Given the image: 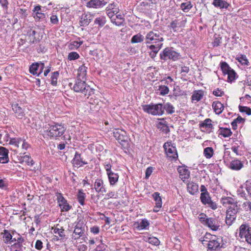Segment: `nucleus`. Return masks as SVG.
<instances>
[{"label":"nucleus","mask_w":251,"mask_h":251,"mask_svg":"<svg viewBox=\"0 0 251 251\" xmlns=\"http://www.w3.org/2000/svg\"><path fill=\"white\" fill-rule=\"evenodd\" d=\"M219 134L222 135L224 137H228L232 134V132L230 128L220 127L218 130Z\"/></svg>","instance_id":"c9c22d12"},{"label":"nucleus","mask_w":251,"mask_h":251,"mask_svg":"<svg viewBox=\"0 0 251 251\" xmlns=\"http://www.w3.org/2000/svg\"><path fill=\"white\" fill-rule=\"evenodd\" d=\"M212 106L215 113L218 115L222 113L224 108L223 104L219 101H213Z\"/></svg>","instance_id":"bb28decb"},{"label":"nucleus","mask_w":251,"mask_h":251,"mask_svg":"<svg viewBox=\"0 0 251 251\" xmlns=\"http://www.w3.org/2000/svg\"><path fill=\"white\" fill-rule=\"evenodd\" d=\"M113 133L115 139L123 147H128L129 138L126 131L119 128L114 129Z\"/></svg>","instance_id":"20e7f679"},{"label":"nucleus","mask_w":251,"mask_h":251,"mask_svg":"<svg viewBox=\"0 0 251 251\" xmlns=\"http://www.w3.org/2000/svg\"><path fill=\"white\" fill-rule=\"evenodd\" d=\"M221 202L223 205L225 206L227 204H230V205L237 204V203L234 202V200L232 198L228 197L222 198Z\"/></svg>","instance_id":"ea45409f"},{"label":"nucleus","mask_w":251,"mask_h":251,"mask_svg":"<svg viewBox=\"0 0 251 251\" xmlns=\"http://www.w3.org/2000/svg\"><path fill=\"white\" fill-rule=\"evenodd\" d=\"M8 151L3 147H0V163H6L9 161Z\"/></svg>","instance_id":"4be33fe9"},{"label":"nucleus","mask_w":251,"mask_h":251,"mask_svg":"<svg viewBox=\"0 0 251 251\" xmlns=\"http://www.w3.org/2000/svg\"><path fill=\"white\" fill-rule=\"evenodd\" d=\"M59 76L58 72H54L52 73V75L51 77V84L53 86H56L57 83V79Z\"/></svg>","instance_id":"49530a36"},{"label":"nucleus","mask_w":251,"mask_h":251,"mask_svg":"<svg viewBox=\"0 0 251 251\" xmlns=\"http://www.w3.org/2000/svg\"><path fill=\"white\" fill-rule=\"evenodd\" d=\"M160 95L164 96L169 93V88L165 85H160L159 87L158 90Z\"/></svg>","instance_id":"c03bdc74"},{"label":"nucleus","mask_w":251,"mask_h":251,"mask_svg":"<svg viewBox=\"0 0 251 251\" xmlns=\"http://www.w3.org/2000/svg\"><path fill=\"white\" fill-rule=\"evenodd\" d=\"M66 128L61 124H49L44 127V132L47 136L50 138H56L62 136Z\"/></svg>","instance_id":"f257e3e1"},{"label":"nucleus","mask_w":251,"mask_h":251,"mask_svg":"<svg viewBox=\"0 0 251 251\" xmlns=\"http://www.w3.org/2000/svg\"><path fill=\"white\" fill-rule=\"evenodd\" d=\"M226 74L228 75L227 78L228 82H232L235 79L236 74L233 69L229 70Z\"/></svg>","instance_id":"603ef678"},{"label":"nucleus","mask_w":251,"mask_h":251,"mask_svg":"<svg viewBox=\"0 0 251 251\" xmlns=\"http://www.w3.org/2000/svg\"><path fill=\"white\" fill-rule=\"evenodd\" d=\"M12 107L13 110L16 114V116L19 119H22L25 115L22 108L18 104H13Z\"/></svg>","instance_id":"c85d7f7f"},{"label":"nucleus","mask_w":251,"mask_h":251,"mask_svg":"<svg viewBox=\"0 0 251 251\" xmlns=\"http://www.w3.org/2000/svg\"><path fill=\"white\" fill-rule=\"evenodd\" d=\"M163 106V114L164 111H166L168 114H172L175 113V107L173 105L169 102L164 103L162 104Z\"/></svg>","instance_id":"7c9ffc66"},{"label":"nucleus","mask_w":251,"mask_h":251,"mask_svg":"<svg viewBox=\"0 0 251 251\" xmlns=\"http://www.w3.org/2000/svg\"><path fill=\"white\" fill-rule=\"evenodd\" d=\"M107 2V0H91L87 3L86 6L89 8H98L105 5Z\"/></svg>","instance_id":"4468645a"},{"label":"nucleus","mask_w":251,"mask_h":251,"mask_svg":"<svg viewBox=\"0 0 251 251\" xmlns=\"http://www.w3.org/2000/svg\"><path fill=\"white\" fill-rule=\"evenodd\" d=\"M154 168L152 167H148L145 172V178L148 179L152 174Z\"/></svg>","instance_id":"e2e57ef3"},{"label":"nucleus","mask_w":251,"mask_h":251,"mask_svg":"<svg viewBox=\"0 0 251 251\" xmlns=\"http://www.w3.org/2000/svg\"><path fill=\"white\" fill-rule=\"evenodd\" d=\"M141 41V34H138L134 35L131 39V43H136Z\"/></svg>","instance_id":"052dcab7"},{"label":"nucleus","mask_w":251,"mask_h":251,"mask_svg":"<svg viewBox=\"0 0 251 251\" xmlns=\"http://www.w3.org/2000/svg\"><path fill=\"white\" fill-rule=\"evenodd\" d=\"M142 239L153 245L157 246L159 244V240L156 237L151 236L147 233L142 232Z\"/></svg>","instance_id":"f3484780"},{"label":"nucleus","mask_w":251,"mask_h":251,"mask_svg":"<svg viewBox=\"0 0 251 251\" xmlns=\"http://www.w3.org/2000/svg\"><path fill=\"white\" fill-rule=\"evenodd\" d=\"M85 225L83 221L79 220L75 226V229L72 234V239L75 240L84 235Z\"/></svg>","instance_id":"6e6552de"},{"label":"nucleus","mask_w":251,"mask_h":251,"mask_svg":"<svg viewBox=\"0 0 251 251\" xmlns=\"http://www.w3.org/2000/svg\"><path fill=\"white\" fill-rule=\"evenodd\" d=\"M214 154V150L212 147H206L204 149L203 154L207 159L211 158Z\"/></svg>","instance_id":"4c0bfd02"},{"label":"nucleus","mask_w":251,"mask_h":251,"mask_svg":"<svg viewBox=\"0 0 251 251\" xmlns=\"http://www.w3.org/2000/svg\"><path fill=\"white\" fill-rule=\"evenodd\" d=\"M179 23L177 20H175L172 21L170 24L168 25V27L170 29L173 30L175 32H177L178 30V27H179Z\"/></svg>","instance_id":"a19ab883"},{"label":"nucleus","mask_w":251,"mask_h":251,"mask_svg":"<svg viewBox=\"0 0 251 251\" xmlns=\"http://www.w3.org/2000/svg\"><path fill=\"white\" fill-rule=\"evenodd\" d=\"M239 207L237 204L230 205L226 210V223L227 225L231 226L236 218V214L238 212Z\"/></svg>","instance_id":"423d86ee"},{"label":"nucleus","mask_w":251,"mask_h":251,"mask_svg":"<svg viewBox=\"0 0 251 251\" xmlns=\"http://www.w3.org/2000/svg\"><path fill=\"white\" fill-rule=\"evenodd\" d=\"M200 199L201 202L204 205L207 204L211 200L209 193H201Z\"/></svg>","instance_id":"58836bf2"},{"label":"nucleus","mask_w":251,"mask_h":251,"mask_svg":"<svg viewBox=\"0 0 251 251\" xmlns=\"http://www.w3.org/2000/svg\"><path fill=\"white\" fill-rule=\"evenodd\" d=\"M35 34L36 31L35 30H32L31 29H29L27 31V35L28 37L29 42L30 43L34 44L37 43L38 40L35 36Z\"/></svg>","instance_id":"f704fd0d"},{"label":"nucleus","mask_w":251,"mask_h":251,"mask_svg":"<svg viewBox=\"0 0 251 251\" xmlns=\"http://www.w3.org/2000/svg\"><path fill=\"white\" fill-rule=\"evenodd\" d=\"M114 19L115 20H112L111 22L118 26L123 25L124 22V16L120 13L116 14Z\"/></svg>","instance_id":"72a5a7b5"},{"label":"nucleus","mask_w":251,"mask_h":251,"mask_svg":"<svg viewBox=\"0 0 251 251\" xmlns=\"http://www.w3.org/2000/svg\"><path fill=\"white\" fill-rule=\"evenodd\" d=\"M163 40L161 34L157 30L150 31L146 38V42L148 46L161 47Z\"/></svg>","instance_id":"7ed1b4c3"},{"label":"nucleus","mask_w":251,"mask_h":251,"mask_svg":"<svg viewBox=\"0 0 251 251\" xmlns=\"http://www.w3.org/2000/svg\"><path fill=\"white\" fill-rule=\"evenodd\" d=\"M21 160L22 162L26 163L28 165L32 166L34 164L33 160L27 155L22 157Z\"/></svg>","instance_id":"8fccbe9b"},{"label":"nucleus","mask_w":251,"mask_h":251,"mask_svg":"<svg viewBox=\"0 0 251 251\" xmlns=\"http://www.w3.org/2000/svg\"><path fill=\"white\" fill-rule=\"evenodd\" d=\"M163 147L167 157L170 160H176L178 157L176 148L172 145L171 142L165 143Z\"/></svg>","instance_id":"1a4fd4ad"},{"label":"nucleus","mask_w":251,"mask_h":251,"mask_svg":"<svg viewBox=\"0 0 251 251\" xmlns=\"http://www.w3.org/2000/svg\"><path fill=\"white\" fill-rule=\"evenodd\" d=\"M72 84L70 85L72 87ZM75 92L81 93L83 95L88 98L92 94L94 93L93 90L87 85L85 80L77 79L75 83L71 87Z\"/></svg>","instance_id":"f03ea898"},{"label":"nucleus","mask_w":251,"mask_h":251,"mask_svg":"<svg viewBox=\"0 0 251 251\" xmlns=\"http://www.w3.org/2000/svg\"><path fill=\"white\" fill-rule=\"evenodd\" d=\"M79 54L76 52H71L69 53L68 59L69 60H74L77 59L79 58Z\"/></svg>","instance_id":"6e6d98bb"},{"label":"nucleus","mask_w":251,"mask_h":251,"mask_svg":"<svg viewBox=\"0 0 251 251\" xmlns=\"http://www.w3.org/2000/svg\"><path fill=\"white\" fill-rule=\"evenodd\" d=\"M20 144H21L22 149L24 150H26L29 147L28 144L23 139H21V140H20Z\"/></svg>","instance_id":"0e129e2a"},{"label":"nucleus","mask_w":251,"mask_h":251,"mask_svg":"<svg viewBox=\"0 0 251 251\" xmlns=\"http://www.w3.org/2000/svg\"><path fill=\"white\" fill-rule=\"evenodd\" d=\"M212 121L211 119L207 118L202 123L200 124L201 128H205L212 129L213 128V125L211 124Z\"/></svg>","instance_id":"e433bc0d"},{"label":"nucleus","mask_w":251,"mask_h":251,"mask_svg":"<svg viewBox=\"0 0 251 251\" xmlns=\"http://www.w3.org/2000/svg\"><path fill=\"white\" fill-rule=\"evenodd\" d=\"M53 232L55 234L58 235L59 237L61 238H64L65 236L64 230L62 227H60V228L57 226L55 227L53 230Z\"/></svg>","instance_id":"37998d69"},{"label":"nucleus","mask_w":251,"mask_h":251,"mask_svg":"<svg viewBox=\"0 0 251 251\" xmlns=\"http://www.w3.org/2000/svg\"><path fill=\"white\" fill-rule=\"evenodd\" d=\"M239 109L241 112H245L248 115H251V109L250 107L239 105Z\"/></svg>","instance_id":"5fc2aeb1"},{"label":"nucleus","mask_w":251,"mask_h":251,"mask_svg":"<svg viewBox=\"0 0 251 251\" xmlns=\"http://www.w3.org/2000/svg\"><path fill=\"white\" fill-rule=\"evenodd\" d=\"M180 7L184 12H188L192 7V5L190 1L181 4Z\"/></svg>","instance_id":"09e8293b"},{"label":"nucleus","mask_w":251,"mask_h":251,"mask_svg":"<svg viewBox=\"0 0 251 251\" xmlns=\"http://www.w3.org/2000/svg\"><path fill=\"white\" fill-rule=\"evenodd\" d=\"M239 236L241 238L246 239L250 234H251V227L248 224H242L239 229Z\"/></svg>","instance_id":"9b49d317"},{"label":"nucleus","mask_w":251,"mask_h":251,"mask_svg":"<svg viewBox=\"0 0 251 251\" xmlns=\"http://www.w3.org/2000/svg\"><path fill=\"white\" fill-rule=\"evenodd\" d=\"M105 18L103 16L98 17L95 20V24L100 26H103L105 24Z\"/></svg>","instance_id":"3c124183"},{"label":"nucleus","mask_w":251,"mask_h":251,"mask_svg":"<svg viewBox=\"0 0 251 251\" xmlns=\"http://www.w3.org/2000/svg\"><path fill=\"white\" fill-rule=\"evenodd\" d=\"M237 60L242 65H248L249 63L246 56L245 55H241L240 56L238 57Z\"/></svg>","instance_id":"4d7b16f0"},{"label":"nucleus","mask_w":251,"mask_h":251,"mask_svg":"<svg viewBox=\"0 0 251 251\" xmlns=\"http://www.w3.org/2000/svg\"><path fill=\"white\" fill-rule=\"evenodd\" d=\"M107 175H108L110 185H115L119 179V175L118 174L115 173L113 172H110Z\"/></svg>","instance_id":"2f4dec72"},{"label":"nucleus","mask_w":251,"mask_h":251,"mask_svg":"<svg viewBox=\"0 0 251 251\" xmlns=\"http://www.w3.org/2000/svg\"><path fill=\"white\" fill-rule=\"evenodd\" d=\"M21 139L22 138H11L9 141V144L14 145L17 148H19V144H20V140H21Z\"/></svg>","instance_id":"864d4df0"},{"label":"nucleus","mask_w":251,"mask_h":251,"mask_svg":"<svg viewBox=\"0 0 251 251\" xmlns=\"http://www.w3.org/2000/svg\"><path fill=\"white\" fill-rule=\"evenodd\" d=\"M116 5L114 3L108 5L106 8V14L111 19V21L115 20V15L118 13L117 8H115Z\"/></svg>","instance_id":"a211bd4d"},{"label":"nucleus","mask_w":251,"mask_h":251,"mask_svg":"<svg viewBox=\"0 0 251 251\" xmlns=\"http://www.w3.org/2000/svg\"><path fill=\"white\" fill-rule=\"evenodd\" d=\"M73 164L75 167H79L83 165L87 164V162L84 161L83 158L81 157L80 154L76 152L73 160Z\"/></svg>","instance_id":"412c9836"},{"label":"nucleus","mask_w":251,"mask_h":251,"mask_svg":"<svg viewBox=\"0 0 251 251\" xmlns=\"http://www.w3.org/2000/svg\"><path fill=\"white\" fill-rule=\"evenodd\" d=\"M205 226H207L214 231H217L220 227L218 221L212 218H209L207 220Z\"/></svg>","instance_id":"aec40b11"},{"label":"nucleus","mask_w":251,"mask_h":251,"mask_svg":"<svg viewBox=\"0 0 251 251\" xmlns=\"http://www.w3.org/2000/svg\"><path fill=\"white\" fill-rule=\"evenodd\" d=\"M179 53L174 50L172 48H166L160 54V59L164 61L168 59L176 61L179 58Z\"/></svg>","instance_id":"39448f33"},{"label":"nucleus","mask_w":251,"mask_h":251,"mask_svg":"<svg viewBox=\"0 0 251 251\" xmlns=\"http://www.w3.org/2000/svg\"><path fill=\"white\" fill-rule=\"evenodd\" d=\"M147 47H149L151 50H152L151 52L150 53V55L151 57V58H153L154 56H156V53L159 50L161 47L159 46H148L147 45Z\"/></svg>","instance_id":"de8ad7c7"},{"label":"nucleus","mask_w":251,"mask_h":251,"mask_svg":"<svg viewBox=\"0 0 251 251\" xmlns=\"http://www.w3.org/2000/svg\"><path fill=\"white\" fill-rule=\"evenodd\" d=\"M56 200L62 211H68L72 208L67 201L64 198L62 194L60 193H56Z\"/></svg>","instance_id":"9d476101"},{"label":"nucleus","mask_w":251,"mask_h":251,"mask_svg":"<svg viewBox=\"0 0 251 251\" xmlns=\"http://www.w3.org/2000/svg\"><path fill=\"white\" fill-rule=\"evenodd\" d=\"M94 188L97 193H104L106 192L103 181L101 179H96L94 183Z\"/></svg>","instance_id":"dca6fc26"},{"label":"nucleus","mask_w":251,"mask_h":251,"mask_svg":"<svg viewBox=\"0 0 251 251\" xmlns=\"http://www.w3.org/2000/svg\"><path fill=\"white\" fill-rule=\"evenodd\" d=\"M93 16L90 13H84L80 17L79 25L82 26L88 25L92 20Z\"/></svg>","instance_id":"2eb2a0df"},{"label":"nucleus","mask_w":251,"mask_h":251,"mask_svg":"<svg viewBox=\"0 0 251 251\" xmlns=\"http://www.w3.org/2000/svg\"><path fill=\"white\" fill-rule=\"evenodd\" d=\"M199 218L201 222L203 225H205V223L206 222L207 220H208L209 218H207V216L205 214L203 213H201V214H200Z\"/></svg>","instance_id":"680f3d73"},{"label":"nucleus","mask_w":251,"mask_h":251,"mask_svg":"<svg viewBox=\"0 0 251 251\" xmlns=\"http://www.w3.org/2000/svg\"><path fill=\"white\" fill-rule=\"evenodd\" d=\"M212 4L215 7L220 9H227L229 4L223 0H213Z\"/></svg>","instance_id":"c756f323"},{"label":"nucleus","mask_w":251,"mask_h":251,"mask_svg":"<svg viewBox=\"0 0 251 251\" xmlns=\"http://www.w3.org/2000/svg\"><path fill=\"white\" fill-rule=\"evenodd\" d=\"M198 185L193 182H189L187 185L188 191L191 195H195L198 192Z\"/></svg>","instance_id":"cd10ccee"},{"label":"nucleus","mask_w":251,"mask_h":251,"mask_svg":"<svg viewBox=\"0 0 251 251\" xmlns=\"http://www.w3.org/2000/svg\"><path fill=\"white\" fill-rule=\"evenodd\" d=\"M243 163L237 159L232 160L228 166V168L232 170L239 171L243 167Z\"/></svg>","instance_id":"6ab92c4d"},{"label":"nucleus","mask_w":251,"mask_h":251,"mask_svg":"<svg viewBox=\"0 0 251 251\" xmlns=\"http://www.w3.org/2000/svg\"><path fill=\"white\" fill-rule=\"evenodd\" d=\"M245 187L249 196L251 197V182L250 180H247L246 181Z\"/></svg>","instance_id":"13d9d810"},{"label":"nucleus","mask_w":251,"mask_h":251,"mask_svg":"<svg viewBox=\"0 0 251 251\" xmlns=\"http://www.w3.org/2000/svg\"><path fill=\"white\" fill-rule=\"evenodd\" d=\"M150 225V221L146 219H142V230L149 229Z\"/></svg>","instance_id":"bf43d9fd"},{"label":"nucleus","mask_w":251,"mask_h":251,"mask_svg":"<svg viewBox=\"0 0 251 251\" xmlns=\"http://www.w3.org/2000/svg\"><path fill=\"white\" fill-rule=\"evenodd\" d=\"M4 239V242L5 243H8L9 241H10L12 239V235L11 234L8 232H6L5 233V235L3 237Z\"/></svg>","instance_id":"774afa93"},{"label":"nucleus","mask_w":251,"mask_h":251,"mask_svg":"<svg viewBox=\"0 0 251 251\" xmlns=\"http://www.w3.org/2000/svg\"><path fill=\"white\" fill-rule=\"evenodd\" d=\"M77 200H78L79 203L81 205H84V200L85 199L86 196H85V194L83 192L82 190H79L77 195Z\"/></svg>","instance_id":"79ce46f5"},{"label":"nucleus","mask_w":251,"mask_h":251,"mask_svg":"<svg viewBox=\"0 0 251 251\" xmlns=\"http://www.w3.org/2000/svg\"><path fill=\"white\" fill-rule=\"evenodd\" d=\"M163 106L162 103L145 105L143 106L144 111L153 115L161 116L163 115Z\"/></svg>","instance_id":"0eeeda50"},{"label":"nucleus","mask_w":251,"mask_h":251,"mask_svg":"<svg viewBox=\"0 0 251 251\" xmlns=\"http://www.w3.org/2000/svg\"><path fill=\"white\" fill-rule=\"evenodd\" d=\"M220 239L218 238L216 236H214L207 243L208 251H215L220 247Z\"/></svg>","instance_id":"ddd939ff"},{"label":"nucleus","mask_w":251,"mask_h":251,"mask_svg":"<svg viewBox=\"0 0 251 251\" xmlns=\"http://www.w3.org/2000/svg\"><path fill=\"white\" fill-rule=\"evenodd\" d=\"M178 172L179 174V177L183 181L186 179H188L190 176V172L184 167H179L177 169Z\"/></svg>","instance_id":"b1692460"},{"label":"nucleus","mask_w":251,"mask_h":251,"mask_svg":"<svg viewBox=\"0 0 251 251\" xmlns=\"http://www.w3.org/2000/svg\"><path fill=\"white\" fill-rule=\"evenodd\" d=\"M40 10V6H36L33 10V16L35 20H43L46 18V15L44 13H39Z\"/></svg>","instance_id":"393cba45"},{"label":"nucleus","mask_w":251,"mask_h":251,"mask_svg":"<svg viewBox=\"0 0 251 251\" xmlns=\"http://www.w3.org/2000/svg\"><path fill=\"white\" fill-rule=\"evenodd\" d=\"M117 195L114 192H109L105 195V199H109L110 198H116Z\"/></svg>","instance_id":"69168bd1"},{"label":"nucleus","mask_w":251,"mask_h":251,"mask_svg":"<svg viewBox=\"0 0 251 251\" xmlns=\"http://www.w3.org/2000/svg\"><path fill=\"white\" fill-rule=\"evenodd\" d=\"M221 38L218 36V37H215L214 40L213 42L214 47H218L221 43Z\"/></svg>","instance_id":"338daca9"},{"label":"nucleus","mask_w":251,"mask_h":251,"mask_svg":"<svg viewBox=\"0 0 251 251\" xmlns=\"http://www.w3.org/2000/svg\"><path fill=\"white\" fill-rule=\"evenodd\" d=\"M152 197L155 201V206L153 209V211L156 212L162 207V200L160 196V194L158 192L153 193Z\"/></svg>","instance_id":"5701e85b"},{"label":"nucleus","mask_w":251,"mask_h":251,"mask_svg":"<svg viewBox=\"0 0 251 251\" xmlns=\"http://www.w3.org/2000/svg\"><path fill=\"white\" fill-rule=\"evenodd\" d=\"M204 95L203 91L202 90H196L194 91L193 94L191 97L192 101H198L200 100Z\"/></svg>","instance_id":"473e14b6"},{"label":"nucleus","mask_w":251,"mask_h":251,"mask_svg":"<svg viewBox=\"0 0 251 251\" xmlns=\"http://www.w3.org/2000/svg\"><path fill=\"white\" fill-rule=\"evenodd\" d=\"M87 68L83 64L77 70V79L85 80Z\"/></svg>","instance_id":"a878e982"},{"label":"nucleus","mask_w":251,"mask_h":251,"mask_svg":"<svg viewBox=\"0 0 251 251\" xmlns=\"http://www.w3.org/2000/svg\"><path fill=\"white\" fill-rule=\"evenodd\" d=\"M44 67V64L42 63H33L29 68L30 73L33 75H39L42 72Z\"/></svg>","instance_id":"f8f14e48"},{"label":"nucleus","mask_w":251,"mask_h":251,"mask_svg":"<svg viewBox=\"0 0 251 251\" xmlns=\"http://www.w3.org/2000/svg\"><path fill=\"white\" fill-rule=\"evenodd\" d=\"M221 68L223 73L225 74H226L229 70L232 69L226 62H222L221 63Z\"/></svg>","instance_id":"a18cd8bd"}]
</instances>
